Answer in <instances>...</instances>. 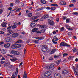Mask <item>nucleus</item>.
Listing matches in <instances>:
<instances>
[{
    "label": "nucleus",
    "instance_id": "nucleus-1",
    "mask_svg": "<svg viewBox=\"0 0 78 78\" xmlns=\"http://www.w3.org/2000/svg\"><path fill=\"white\" fill-rule=\"evenodd\" d=\"M21 47V45L19 44H13L11 47L12 49H15L19 48Z\"/></svg>",
    "mask_w": 78,
    "mask_h": 78
},
{
    "label": "nucleus",
    "instance_id": "nucleus-2",
    "mask_svg": "<svg viewBox=\"0 0 78 78\" xmlns=\"http://www.w3.org/2000/svg\"><path fill=\"white\" fill-rule=\"evenodd\" d=\"M52 72L51 71H49L46 72L44 74V76L45 77H48L51 75Z\"/></svg>",
    "mask_w": 78,
    "mask_h": 78
},
{
    "label": "nucleus",
    "instance_id": "nucleus-3",
    "mask_svg": "<svg viewBox=\"0 0 78 78\" xmlns=\"http://www.w3.org/2000/svg\"><path fill=\"white\" fill-rule=\"evenodd\" d=\"M10 53L12 55H19V52L18 51H16L14 50H12L10 52Z\"/></svg>",
    "mask_w": 78,
    "mask_h": 78
},
{
    "label": "nucleus",
    "instance_id": "nucleus-4",
    "mask_svg": "<svg viewBox=\"0 0 78 78\" xmlns=\"http://www.w3.org/2000/svg\"><path fill=\"white\" fill-rule=\"evenodd\" d=\"M52 19H53V18L51 17H50V19H48V20H50L49 21H48V23H49L50 24V25L53 26L54 24V23H53V22L51 20H52Z\"/></svg>",
    "mask_w": 78,
    "mask_h": 78
},
{
    "label": "nucleus",
    "instance_id": "nucleus-5",
    "mask_svg": "<svg viewBox=\"0 0 78 78\" xmlns=\"http://www.w3.org/2000/svg\"><path fill=\"white\" fill-rule=\"evenodd\" d=\"M60 46H66V47H70V45L67 44L64 42H61L60 44Z\"/></svg>",
    "mask_w": 78,
    "mask_h": 78
},
{
    "label": "nucleus",
    "instance_id": "nucleus-6",
    "mask_svg": "<svg viewBox=\"0 0 78 78\" xmlns=\"http://www.w3.org/2000/svg\"><path fill=\"white\" fill-rule=\"evenodd\" d=\"M5 40L6 42H9L11 41L12 39L10 37H7L5 39Z\"/></svg>",
    "mask_w": 78,
    "mask_h": 78
},
{
    "label": "nucleus",
    "instance_id": "nucleus-7",
    "mask_svg": "<svg viewBox=\"0 0 78 78\" xmlns=\"http://www.w3.org/2000/svg\"><path fill=\"white\" fill-rule=\"evenodd\" d=\"M18 36H19V34L15 33L12 34V37H13L14 38H15V37H17Z\"/></svg>",
    "mask_w": 78,
    "mask_h": 78
},
{
    "label": "nucleus",
    "instance_id": "nucleus-8",
    "mask_svg": "<svg viewBox=\"0 0 78 78\" xmlns=\"http://www.w3.org/2000/svg\"><path fill=\"white\" fill-rule=\"evenodd\" d=\"M40 31L39 30H38V31L37 32V34H41V33H44L45 31V30L42 29Z\"/></svg>",
    "mask_w": 78,
    "mask_h": 78
},
{
    "label": "nucleus",
    "instance_id": "nucleus-9",
    "mask_svg": "<svg viewBox=\"0 0 78 78\" xmlns=\"http://www.w3.org/2000/svg\"><path fill=\"white\" fill-rule=\"evenodd\" d=\"M54 68H55V64H52L50 66L48 69L49 70H50V69H53Z\"/></svg>",
    "mask_w": 78,
    "mask_h": 78
},
{
    "label": "nucleus",
    "instance_id": "nucleus-10",
    "mask_svg": "<svg viewBox=\"0 0 78 78\" xmlns=\"http://www.w3.org/2000/svg\"><path fill=\"white\" fill-rule=\"evenodd\" d=\"M54 77L55 78H61V75L59 74L55 73L54 74Z\"/></svg>",
    "mask_w": 78,
    "mask_h": 78
},
{
    "label": "nucleus",
    "instance_id": "nucleus-11",
    "mask_svg": "<svg viewBox=\"0 0 78 78\" xmlns=\"http://www.w3.org/2000/svg\"><path fill=\"white\" fill-rule=\"evenodd\" d=\"M41 50L43 51V52L46 51L47 50V47L45 46L42 47L41 49Z\"/></svg>",
    "mask_w": 78,
    "mask_h": 78
},
{
    "label": "nucleus",
    "instance_id": "nucleus-12",
    "mask_svg": "<svg viewBox=\"0 0 78 78\" xmlns=\"http://www.w3.org/2000/svg\"><path fill=\"white\" fill-rule=\"evenodd\" d=\"M38 28H34V29H33L32 30V32H35L37 34V32L38 31Z\"/></svg>",
    "mask_w": 78,
    "mask_h": 78
},
{
    "label": "nucleus",
    "instance_id": "nucleus-13",
    "mask_svg": "<svg viewBox=\"0 0 78 78\" xmlns=\"http://www.w3.org/2000/svg\"><path fill=\"white\" fill-rule=\"evenodd\" d=\"M7 24H8L7 23H5V22H4L2 23L1 24V26L3 27H6V25H7Z\"/></svg>",
    "mask_w": 78,
    "mask_h": 78
},
{
    "label": "nucleus",
    "instance_id": "nucleus-14",
    "mask_svg": "<svg viewBox=\"0 0 78 78\" xmlns=\"http://www.w3.org/2000/svg\"><path fill=\"white\" fill-rule=\"evenodd\" d=\"M10 46V44L9 43H7L4 44V47L5 48H8Z\"/></svg>",
    "mask_w": 78,
    "mask_h": 78
},
{
    "label": "nucleus",
    "instance_id": "nucleus-15",
    "mask_svg": "<svg viewBox=\"0 0 78 78\" xmlns=\"http://www.w3.org/2000/svg\"><path fill=\"white\" fill-rule=\"evenodd\" d=\"M60 4L61 5H66V3L65 2L62 1L60 3Z\"/></svg>",
    "mask_w": 78,
    "mask_h": 78
},
{
    "label": "nucleus",
    "instance_id": "nucleus-16",
    "mask_svg": "<svg viewBox=\"0 0 78 78\" xmlns=\"http://www.w3.org/2000/svg\"><path fill=\"white\" fill-rule=\"evenodd\" d=\"M1 52L2 54H5L6 53V51L5 49H2L1 50Z\"/></svg>",
    "mask_w": 78,
    "mask_h": 78
},
{
    "label": "nucleus",
    "instance_id": "nucleus-17",
    "mask_svg": "<svg viewBox=\"0 0 78 78\" xmlns=\"http://www.w3.org/2000/svg\"><path fill=\"white\" fill-rule=\"evenodd\" d=\"M68 73L67 70H64L62 71V74H67Z\"/></svg>",
    "mask_w": 78,
    "mask_h": 78
},
{
    "label": "nucleus",
    "instance_id": "nucleus-18",
    "mask_svg": "<svg viewBox=\"0 0 78 78\" xmlns=\"http://www.w3.org/2000/svg\"><path fill=\"white\" fill-rule=\"evenodd\" d=\"M31 27L32 28H34L35 27V26H36V24L34 23H31Z\"/></svg>",
    "mask_w": 78,
    "mask_h": 78
},
{
    "label": "nucleus",
    "instance_id": "nucleus-19",
    "mask_svg": "<svg viewBox=\"0 0 78 78\" xmlns=\"http://www.w3.org/2000/svg\"><path fill=\"white\" fill-rule=\"evenodd\" d=\"M12 76H14L15 78L17 76V73L15 72L13 73V75H12Z\"/></svg>",
    "mask_w": 78,
    "mask_h": 78
},
{
    "label": "nucleus",
    "instance_id": "nucleus-20",
    "mask_svg": "<svg viewBox=\"0 0 78 78\" xmlns=\"http://www.w3.org/2000/svg\"><path fill=\"white\" fill-rule=\"evenodd\" d=\"M55 51H56V49H53L51 52V53H50V55H51V54L54 53H55Z\"/></svg>",
    "mask_w": 78,
    "mask_h": 78
},
{
    "label": "nucleus",
    "instance_id": "nucleus-21",
    "mask_svg": "<svg viewBox=\"0 0 78 78\" xmlns=\"http://www.w3.org/2000/svg\"><path fill=\"white\" fill-rule=\"evenodd\" d=\"M8 31L9 32V35H10V34H12V33H13V32L12 31V30L10 29Z\"/></svg>",
    "mask_w": 78,
    "mask_h": 78
},
{
    "label": "nucleus",
    "instance_id": "nucleus-22",
    "mask_svg": "<svg viewBox=\"0 0 78 78\" xmlns=\"http://www.w3.org/2000/svg\"><path fill=\"white\" fill-rule=\"evenodd\" d=\"M43 17L44 19H47L48 17V14H45L44 15Z\"/></svg>",
    "mask_w": 78,
    "mask_h": 78
},
{
    "label": "nucleus",
    "instance_id": "nucleus-23",
    "mask_svg": "<svg viewBox=\"0 0 78 78\" xmlns=\"http://www.w3.org/2000/svg\"><path fill=\"white\" fill-rule=\"evenodd\" d=\"M52 40H53V41H57L58 40V39L56 37L54 36V37L53 39Z\"/></svg>",
    "mask_w": 78,
    "mask_h": 78
},
{
    "label": "nucleus",
    "instance_id": "nucleus-24",
    "mask_svg": "<svg viewBox=\"0 0 78 78\" xmlns=\"http://www.w3.org/2000/svg\"><path fill=\"white\" fill-rule=\"evenodd\" d=\"M38 27H40L41 28H44L45 26L44 25H38Z\"/></svg>",
    "mask_w": 78,
    "mask_h": 78
},
{
    "label": "nucleus",
    "instance_id": "nucleus-25",
    "mask_svg": "<svg viewBox=\"0 0 78 78\" xmlns=\"http://www.w3.org/2000/svg\"><path fill=\"white\" fill-rule=\"evenodd\" d=\"M66 23H70V19L67 18L66 19Z\"/></svg>",
    "mask_w": 78,
    "mask_h": 78
},
{
    "label": "nucleus",
    "instance_id": "nucleus-26",
    "mask_svg": "<svg viewBox=\"0 0 78 78\" xmlns=\"http://www.w3.org/2000/svg\"><path fill=\"white\" fill-rule=\"evenodd\" d=\"M41 2L42 3H43V4H45V3H46V2L44 0H41Z\"/></svg>",
    "mask_w": 78,
    "mask_h": 78
},
{
    "label": "nucleus",
    "instance_id": "nucleus-27",
    "mask_svg": "<svg viewBox=\"0 0 78 78\" xmlns=\"http://www.w3.org/2000/svg\"><path fill=\"white\" fill-rule=\"evenodd\" d=\"M44 37H37V38H36V39H38L39 40H42L44 39Z\"/></svg>",
    "mask_w": 78,
    "mask_h": 78
},
{
    "label": "nucleus",
    "instance_id": "nucleus-28",
    "mask_svg": "<svg viewBox=\"0 0 78 78\" xmlns=\"http://www.w3.org/2000/svg\"><path fill=\"white\" fill-rule=\"evenodd\" d=\"M37 17H39V16H33L32 19H33V20H35V19H36Z\"/></svg>",
    "mask_w": 78,
    "mask_h": 78
},
{
    "label": "nucleus",
    "instance_id": "nucleus-29",
    "mask_svg": "<svg viewBox=\"0 0 78 78\" xmlns=\"http://www.w3.org/2000/svg\"><path fill=\"white\" fill-rule=\"evenodd\" d=\"M73 53H75V52H76V51H77L78 49H76V48H74L73 49Z\"/></svg>",
    "mask_w": 78,
    "mask_h": 78
},
{
    "label": "nucleus",
    "instance_id": "nucleus-30",
    "mask_svg": "<svg viewBox=\"0 0 78 78\" xmlns=\"http://www.w3.org/2000/svg\"><path fill=\"white\" fill-rule=\"evenodd\" d=\"M23 42V41L21 40H19L16 42V43H22Z\"/></svg>",
    "mask_w": 78,
    "mask_h": 78
},
{
    "label": "nucleus",
    "instance_id": "nucleus-31",
    "mask_svg": "<svg viewBox=\"0 0 78 78\" xmlns=\"http://www.w3.org/2000/svg\"><path fill=\"white\" fill-rule=\"evenodd\" d=\"M39 40H35L34 41V42H35V43H36V44H37V43H39Z\"/></svg>",
    "mask_w": 78,
    "mask_h": 78
},
{
    "label": "nucleus",
    "instance_id": "nucleus-32",
    "mask_svg": "<svg viewBox=\"0 0 78 78\" xmlns=\"http://www.w3.org/2000/svg\"><path fill=\"white\" fill-rule=\"evenodd\" d=\"M51 6H58V5L57 4H51Z\"/></svg>",
    "mask_w": 78,
    "mask_h": 78
},
{
    "label": "nucleus",
    "instance_id": "nucleus-33",
    "mask_svg": "<svg viewBox=\"0 0 78 78\" xmlns=\"http://www.w3.org/2000/svg\"><path fill=\"white\" fill-rule=\"evenodd\" d=\"M12 29H14V28H17V26L14 25L12 26Z\"/></svg>",
    "mask_w": 78,
    "mask_h": 78
},
{
    "label": "nucleus",
    "instance_id": "nucleus-34",
    "mask_svg": "<svg viewBox=\"0 0 78 78\" xmlns=\"http://www.w3.org/2000/svg\"><path fill=\"white\" fill-rule=\"evenodd\" d=\"M73 57H72V56H69L68 57V59H69V60H72V59H73Z\"/></svg>",
    "mask_w": 78,
    "mask_h": 78
},
{
    "label": "nucleus",
    "instance_id": "nucleus-35",
    "mask_svg": "<svg viewBox=\"0 0 78 78\" xmlns=\"http://www.w3.org/2000/svg\"><path fill=\"white\" fill-rule=\"evenodd\" d=\"M66 28L69 30H73V29L70 27L67 28V26H66Z\"/></svg>",
    "mask_w": 78,
    "mask_h": 78
},
{
    "label": "nucleus",
    "instance_id": "nucleus-36",
    "mask_svg": "<svg viewBox=\"0 0 78 78\" xmlns=\"http://www.w3.org/2000/svg\"><path fill=\"white\" fill-rule=\"evenodd\" d=\"M60 31H63L64 30V27H62L60 29Z\"/></svg>",
    "mask_w": 78,
    "mask_h": 78
},
{
    "label": "nucleus",
    "instance_id": "nucleus-37",
    "mask_svg": "<svg viewBox=\"0 0 78 78\" xmlns=\"http://www.w3.org/2000/svg\"><path fill=\"white\" fill-rule=\"evenodd\" d=\"M72 14H73V15H78V13L77 12H75L74 13H73Z\"/></svg>",
    "mask_w": 78,
    "mask_h": 78
},
{
    "label": "nucleus",
    "instance_id": "nucleus-38",
    "mask_svg": "<svg viewBox=\"0 0 78 78\" xmlns=\"http://www.w3.org/2000/svg\"><path fill=\"white\" fill-rule=\"evenodd\" d=\"M72 33L69 32L68 33V35L69 36H72Z\"/></svg>",
    "mask_w": 78,
    "mask_h": 78
},
{
    "label": "nucleus",
    "instance_id": "nucleus-39",
    "mask_svg": "<svg viewBox=\"0 0 78 78\" xmlns=\"http://www.w3.org/2000/svg\"><path fill=\"white\" fill-rule=\"evenodd\" d=\"M32 15H33V14H32V13H29L28 15V17H31L32 16Z\"/></svg>",
    "mask_w": 78,
    "mask_h": 78
},
{
    "label": "nucleus",
    "instance_id": "nucleus-40",
    "mask_svg": "<svg viewBox=\"0 0 78 78\" xmlns=\"http://www.w3.org/2000/svg\"><path fill=\"white\" fill-rule=\"evenodd\" d=\"M20 2V1H19V0H16L15 1V3L17 4L19 3Z\"/></svg>",
    "mask_w": 78,
    "mask_h": 78
},
{
    "label": "nucleus",
    "instance_id": "nucleus-41",
    "mask_svg": "<svg viewBox=\"0 0 78 78\" xmlns=\"http://www.w3.org/2000/svg\"><path fill=\"white\" fill-rule=\"evenodd\" d=\"M45 19V18L44 17L41 18V19H40V21H43Z\"/></svg>",
    "mask_w": 78,
    "mask_h": 78
},
{
    "label": "nucleus",
    "instance_id": "nucleus-42",
    "mask_svg": "<svg viewBox=\"0 0 78 78\" xmlns=\"http://www.w3.org/2000/svg\"><path fill=\"white\" fill-rule=\"evenodd\" d=\"M13 5H14V4L13 3H12L10 4V7H12Z\"/></svg>",
    "mask_w": 78,
    "mask_h": 78
},
{
    "label": "nucleus",
    "instance_id": "nucleus-43",
    "mask_svg": "<svg viewBox=\"0 0 78 78\" xmlns=\"http://www.w3.org/2000/svg\"><path fill=\"white\" fill-rule=\"evenodd\" d=\"M68 55V54L67 53H64L63 55V57H64L66 56H67Z\"/></svg>",
    "mask_w": 78,
    "mask_h": 78
},
{
    "label": "nucleus",
    "instance_id": "nucleus-44",
    "mask_svg": "<svg viewBox=\"0 0 78 78\" xmlns=\"http://www.w3.org/2000/svg\"><path fill=\"white\" fill-rule=\"evenodd\" d=\"M10 60L12 62H14V61H16V59H10Z\"/></svg>",
    "mask_w": 78,
    "mask_h": 78
},
{
    "label": "nucleus",
    "instance_id": "nucleus-45",
    "mask_svg": "<svg viewBox=\"0 0 78 78\" xmlns=\"http://www.w3.org/2000/svg\"><path fill=\"white\" fill-rule=\"evenodd\" d=\"M55 41L53 40H52V42H53V44H57V42H55Z\"/></svg>",
    "mask_w": 78,
    "mask_h": 78
},
{
    "label": "nucleus",
    "instance_id": "nucleus-46",
    "mask_svg": "<svg viewBox=\"0 0 78 78\" xmlns=\"http://www.w3.org/2000/svg\"><path fill=\"white\" fill-rule=\"evenodd\" d=\"M38 20H39V19H37V20H33L32 22H37Z\"/></svg>",
    "mask_w": 78,
    "mask_h": 78
},
{
    "label": "nucleus",
    "instance_id": "nucleus-47",
    "mask_svg": "<svg viewBox=\"0 0 78 78\" xmlns=\"http://www.w3.org/2000/svg\"><path fill=\"white\" fill-rule=\"evenodd\" d=\"M62 62L64 63H66V62H67V60H66V59H64L63 61Z\"/></svg>",
    "mask_w": 78,
    "mask_h": 78
},
{
    "label": "nucleus",
    "instance_id": "nucleus-48",
    "mask_svg": "<svg viewBox=\"0 0 78 78\" xmlns=\"http://www.w3.org/2000/svg\"><path fill=\"white\" fill-rule=\"evenodd\" d=\"M56 8L55 7H52L51 8V10H55Z\"/></svg>",
    "mask_w": 78,
    "mask_h": 78
},
{
    "label": "nucleus",
    "instance_id": "nucleus-49",
    "mask_svg": "<svg viewBox=\"0 0 78 78\" xmlns=\"http://www.w3.org/2000/svg\"><path fill=\"white\" fill-rule=\"evenodd\" d=\"M0 34H4V32L2 31H0Z\"/></svg>",
    "mask_w": 78,
    "mask_h": 78
},
{
    "label": "nucleus",
    "instance_id": "nucleus-50",
    "mask_svg": "<svg viewBox=\"0 0 78 78\" xmlns=\"http://www.w3.org/2000/svg\"><path fill=\"white\" fill-rule=\"evenodd\" d=\"M23 78H27V75H23Z\"/></svg>",
    "mask_w": 78,
    "mask_h": 78
},
{
    "label": "nucleus",
    "instance_id": "nucleus-51",
    "mask_svg": "<svg viewBox=\"0 0 78 78\" xmlns=\"http://www.w3.org/2000/svg\"><path fill=\"white\" fill-rule=\"evenodd\" d=\"M44 8L43 7L41 8L38 9V10H42V9H44Z\"/></svg>",
    "mask_w": 78,
    "mask_h": 78
},
{
    "label": "nucleus",
    "instance_id": "nucleus-52",
    "mask_svg": "<svg viewBox=\"0 0 78 78\" xmlns=\"http://www.w3.org/2000/svg\"><path fill=\"white\" fill-rule=\"evenodd\" d=\"M24 75H27V73H26V71H24Z\"/></svg>",
    "mask_w": 78,
    "mask_h": 78
},
{
    "label": "nucleus",
    "instance_id": "nucleus-53",
    "mask_svg": "<svg viewBox=\"0 0 78 78\" xmlns=\"http://www.w3.org/2000/svg\"><path fill=\"white\" fill-rule=\"evenodd\" d=\"M2 44H4V42H3V41L0 42V45H2Z\"/></svg>",
    "mask_w": 78,
    "mask_h": 78
},
{
    "label": "nucleus",
    "instance_id": "nucleus-54",
    "mask_svg": "<svg viewBox=\"0 0 78 78\" xmlns=\"http://www.w3.org/2000/svg\"><path fill=\"white\" fill-rule=\"evenodd\" d=\"M66 19H67V17L66 16H63V20H65Z\"/></svg>",
    "mask_w": 78,
    "mask_h": 78
},
{
    "label": "nucleus",
    "instance_id": "nucleus-55",
    "mask_svg": "<svg viewBox=\"0 0 78 78\" xmlns=\"http://www.w3.org/2000/svg\"><path fill=\"white\" fill-rule=\"evenodd\" d=\"M3 12V10L2 9L0 10V14H2Z\"/></svg>",
    "mask_w": 78,
    "mask_h": 78
},
{
    "label": "nucleus",
    "instance_id": "nucleus-56",
    "mask_svg": "<svg viewBox=\"0 0 78 78\" xmlns=\"http://www.w3.org/2000/svg\"><path fill=\"white\" fill-rule=\"evenodd\" d=\"M9 64V63H5V64H4V67H6V64Z\"/></svg>",
    "mask_w": 78,
    "mask_h": 78
},
{
    "label": "nucleus",
    "instance_id": "nucleus-57",
    "mask_svg": "<svg viewBox=\"0 0 78 78\" xmlns=\"http://www.w3.org/2000/svg\"><path fill=\"white\" fill-rule=\"evenodd\" d=\"M5 59L4 57H2V58L1 59V61H3V60H5Z\"/></svg>",
    "mask_w": 78,
    "mask_h": 78
},
{
    "label": "nucleus",
    "instance_id": "nucleus-58",
    "mask_svg": "<svg viewBox=\"0 0 78 78\" xmlns=\"http://www.w3.org/2000/svg\"><path fill=\"white\" fill-rule=\"evenodd\" d=\"M71 1L73 3H75V2H76V0H72Z\"/></svg>",
    "mask_w": 78,
    "mask_h": 78
},
{
    "label": "nucleus",
    "instance_id": "nucleus-59",
    "mask_svg": "<svg viewBox=\"0 0 78 78\" xmlns=\"http://www.w3.org/2000/svg\"><path fill=\"white\" fill-rule=\"evenodd\" d=\"M0 63L1 64H4V63H5V62L1 61Z\"/></svg>",
    "mask_w": 78,
    "mask_h": 78
},
{
    "label": "nucleus",
    "instance_id": "nucleus-60",
    "mask_svg": "<svg viewBox=\"0 0 78 78\" xmlns=\"http://www.w3.org/2000/svg\"><path fill=\"white\" fill-rule=\"evenodd\" d=\"M14 25H18V23H14Z\"/></svg>",
    "mask_w": 78,
    "mask_h": 78
},
{
    "label": "nucleus",
    "instance_id": "nucleus-61",
    "mask_svg": "<svg viewBox=\"0 0 78 78\" xmlns=\"http://www.w3.org/2000/svg\"><path fill=\"white\" fill-rule=\"evenodd\" d=\"M9 34H5V36H9Z\"/></svg>",
    "mask_w": 78,
    "mask_h": 78
},
{
    "label": "nucleus",
    "instance_id": "nucleus-62",
    "mask_svg": "<svg viewBox=\"0 0 78 78\" xmlns=\"http://www.w3.org/2000/svg\"><path fill=\"white\" fill-rule=\"evenodd\" d=\"M21 34H25L26 33L24 32H21Z\"/></svg>",
    "mask_w": 78,
    "mask_h": 78
},
{
    "label": "nucleus",
    "instance_id": "nucleus-63",
    "mask_svg": "<svg viewBox=\"0 0 78 78\" xmlns=\"http://www.w3.org/2000/svg\"><path fill=\"white\" fill-rule=\"evenodd\" d=\"M69 6H70V7H72V6H74L73 4H71V5H69Z\"/></svg>",
    "mask_w": 78,
    "mask_h": 78
},
{
    "label": "nucleus",
    "instance_id": "nucleus-64",
    "mask_svg": "<svg viewBox=\"0 0 78 78\" xmlns=\"http://www.w3.org/2000/svg\"><path fill=\"white\" fill-rule=\"evenodd\" d=\"M78 59L77 58H76L75 59V61H76V62H78Z\"/></svg>",
    "mask_w": 78,
    "mask_h": 78
}]
</instances>
